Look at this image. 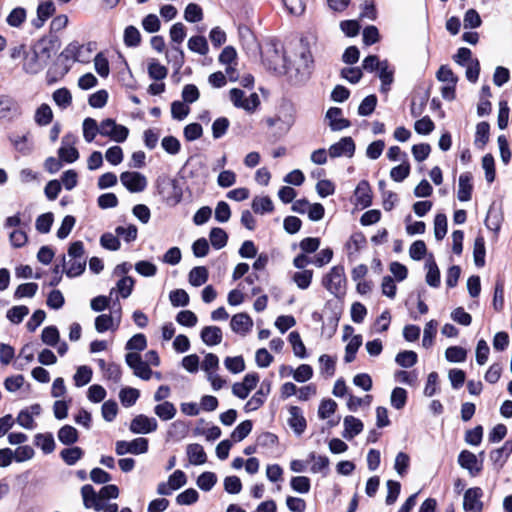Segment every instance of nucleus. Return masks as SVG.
I'll return each instance as SVG.
<instances>
[{
    "mask_svg": "<svg viewBox=\"0 0 512 512\" xmlns=\"http://www.w3.org/2000/svg\"><path fill=\"white\" fill-rule=\"evenodd\" d=\"M68 261L62 257V271L70 278L81 275L86 268L85 248L82 241L72 242L68 248Z\"/></svg>",
    "mask_w": 512,
    "mask_h": 512,
    "instance_id": "f257e3e1",
    "label": "nucleus"
},
{
    "mask_svg": "<svg viewBox=\"0 0 512 512\" xmlns=\"http://www.w3.org/2000/svg\"><path fill=\"white\" fill-rule=\"evenodd\" d=\"M51 56V45H48L46 42H40L31 53L25 55L23 70L28 74H37L44 69Z\"/></svg>",
    "mask_w": 512,
    "mask_h": 512,
    "instance_id": "f03ea898",
    "label": "nucleus"
},
{
    "mask_svg": "<svg viewBox=\"0 0 512 512\" xmlns=\"http://www.w3.org/2000/svg\"><path fill=\"white\" fill-rule=\"evenodd\" d=\"M277 57L281 60V65L279 66L277 64L274 67L275 71H277L279 73L288 74L290 76V78H294V81L296 83L304 82L309 78L310 73H311L310 59H309V55H307L306 53L301 54V58H300L299 62L296 64V67H290L287 64V61L284 56L281 57V56L277 55Z\"/></svg>",
    "mask_w": 512,
    "mask_h": 512,
    "instance_id": "7ed1b4c3",
    "label": "nucleus"
},
{
    "mask_svg": "<svg viewBox=\"0 0 512 512\" xmlns=\"http://www.w3.org/2000/svg\"><path fill=\"white\" fill-rule=\"evenodd\" d=\"M95 43L89 42L86 45H81L78 42H71L61 52L60 58L65 60H73L75 62L87 63L90 61L92 52L95 50Z\"/></svg>",
    "mask_w": 512,
    "mask_h": 512,
    "instance_id": "20e7f679",
    "label": "nucleus"
},
{
    "mask_svg": "<svg viewBox=\"0 0 512 512\" xmlns=\"http://www.w3.org/2000/svg\"><path fill=\"white\" fill-rule=\"evenodd\" d=\"M346 278L343 266H334L323 278L324 287L333 295L340 296L345 292Z\"/></svg>",
    "mask_w": 512,
    "mask_h": 512,
    "instance_id": "39448f33",
    "label": "nucleus"
},
{
    "mask_svg": "<svg viewBox=\"0 0 512 512\" xmlns=\"http://www.w3.org/2000/svg\"><path fill=\"white\" fill-rule=\"evenodd\" d=\"M229 98L235 107L249 113L254 112L260 104L259 96L256 93H251L249 97H246L245 93L238 88L229 91Z\"/></svg>",
    "mask_w": 512,
    "mask_h": 512,
    "instance_id": "423d86ee",
    "label": "nucleus"
},
{
    "mask_svg": "<svg viewBox=\"0 0 512 512\" xmlns=\"http://www.w3.org/2000/svg\"><path fill=\"white\" fill-rule=\"evenodd\" d=\"M100 135L121 143L127 139L129 129L126 126L117 124L115 120L107 118L100 123Z\"/></svg>",
    "mask_w": 512,
    "mask_h": 512,
    "instance_id": "0eeeda50",
    "label": "nucleus"
},
{
    "mask_svg": "<svg viewBox=\"0 0 512 512\" xmlns=\"http://www.w3.org/2000/svg\"><path fill=\"white\" fill-rule=\"evenodd\" d=\"M148 451V440L143 437L136 438L130 442L120 440L115 443V452L122 456L127 453L139 455Z\"/></svg>",
    "mask_w": 512,
    "mask_h": 512,
    "instance_id": "6e6552de",
    "label": "nucleus"
},
{
    "mask_svg": "<svg viewBox=\"0 0 512 512\" xmlns=\"http://www.w3.org/2000/svg\"><path fill=\"white\" fill-rule=\"evenodd\" d=\"M127 365L133 370L134 375L143 379L149 380L153 374L148 363L143 361L140 354L137 352H129L125 356Z\"/></svg>",
    "mask_w": 512,
    "mask_h": 512,
    "instance_id": "1a4fd4ad",
    "label": "nucleus"
},
{
    "mask_svg": "<svg viewBox=\"0 0 512 512\" xmlns=\"http://www.w3.org/2000/svg\"><path fill=\"white\" fill-rule=\"evenodd\" d=\"M158 428L157 420L144 414L135 416L131 422L129 429L134 434H149Z\"/></svg>",
    "mask_w": 512,
    "mask_h": 512,
    "instance_id": "9d476101",
    "label": "nucleus"
},
{
    "mask_svg": "<svg viewBox=\"0 0 512 512\" xmlns=\"http://www.w3.org/2000/svg\"><path fill=\"white\" fill-rule=\"evenodd\" d=\"M355 142L347 136L342 137L338 142L332 144L328 149V155L331 158L347 157L352 158L355 153Z\"/></svg>",
    "mask_w": 512,
    "mask_h": 512,
    "instance_id": "9b49d317",
    "label": "nucleus"
},
{
    "mask_svg": "<svg viewBox=\"0 0 512 512\" xmlns=\"http://www.w3.org/2000/svg\"><path fill=\"white\" fill-rule=\"evenodd\" d=\"M121 183L130 191V192H141L147 186V180L144 175L139 172H123L120 175Z\"/></svg>",
    "mask_w": 512,
    "mask_h": 512,
    "instance_id": "f8f14e48",
    "label": "nucleus"
},
{
    "mask_svg": "<svg viewBox=\"0 0 512 512\" xmlns=\"http://www.w3.org/2000/svg\"><path fill=\"white\" fill-rule=\"evenodd\" d=\"M75 141L76 137L72 134H67L62 138V146L58 150L61 161L73 163L79 158V152L73 146Z\"/></svg>",
    "mask_w": 512,
    "mask_h": 512,
    "instance_id": "ddd939ff",
    "label": "nucleus"
},
{
    "mask_svg": "<svg viewBox=\"0 0 512 512\" xmlns=\"http://www.w3.org/2000/svg\"><path fill=\"white\" fill-rule=\"evenodd\" d=\"M458 463L463 469L468 470L471 476L478 475L482 470V463L478 461L474 453L468 450H463L459 454Z\"/></svg>",
    "mask_w": 512,
    "mask_h": 512,
    "instance_id": "4468645a",
    "label": "nucleus"
},
{
    "mask_svg": "<svg viewBox=\"0 0 512 512\" xmlns=\"http://www.w3.org/2000/svg\"><path fill=\"white\" fill-rule=\"evenodd\" d=\"M81 495L85 508H93L96 511H101L104 508V502L101 501L99 493H96L91 485H84L81 488Z\"/></svg>",
    "mask_w": 512,
    "mask_h": 512,
    "instance_id": "2eb2a0df",
    "label": "nucleus"
},
{
    "mask_svg": "<svg viewBox=\"0 0 512 512\" xmlns=\"http://www.w3.org/2000/svg\"><path fill=\"white\" fill-rule=\"evenodd\" d=\"M270 386L269 382L262 383L260 389L245 404L246 412L255 411L264 404L267 395L270 393Z\"/></svg>",
    "mask_w": 512,
    "mask_h": 512,
    "instance_id": "dca6fc26",
    "label": "nucleus"
},
{
    "mask_svg": "<svg viewBox=\"0 0 512 512\" xmlns=\"http://www.w3.org/2000/svg\"><path fill=\"white\" fill-rule=\"evenodd\" d=\"M481 496L482 490L480 488H469L464 494V508L474 512L480 511L482 509Z\"/></svg>",
    "mask_w": 512,
    "mask_h": 512,
    "instance_id": "f3484780",
    "label": "nucleus"
},
{
    "mask_svg": "<svg viewBox=\"0 0 512 512\" xmlns=\"http://www.w3.org/2000/svg\"><path fill=\"white\" fill-rule=\"evenodd\" d=\"M253 326V321L246 313L235 314L230 322V327L235 333L246 334Z\"/></svg>",
    "mask_w": 512,
    "mask_h": 512,
    "instance_id": "a211bd4d",
    "label": "nucleus"
},
{
    "mask_svg": "<svg viewBox=\"0 0 512 512\" xmlns=\"http://www.w3.org/2000/svg\"><path fill=\"white\" fill-rule=\"evenodd\" d=\"M342 110L337 107H331L326 117L329 119V126L333 131H340L350 126V121L341 117Z\"/></svg>",
    "mask_w": 512,
    "mask_h": 512,
    "instance_id": "6ab92c4d",
    "label": "nucleus"
},
{
    "mask_svg": "<svg viewBox=\"0 0 512 512\" xmlns=\"http://www.w3.org/2000/svg\"><path fill=\"white\" fill-rule=\"evenodd\" d=\"M356 203L366 208L372 203V192L370 185L367 181L362 180L358 183L355 189Z\"/></svg>",
    "mask_w": 512,
    "mask_h": 512,
    "instance_id": "aec40b11",
    "label": "nucleus"
},
{
    "mask_svg": "<svg viewBox=\"0 0 512 512\" xmlns=\"http://www.w3.org/2000/svg\"><path fill=\"white\" fill-rule=\"evenodd\" d=\"M19 106L17 102L8 95H0V119L13 117L18 114Z\"/></svg>",
    "mask_w": 512,
    "mask_h": 512,
    "instance_id": "412c9836",
    "label": "nucleus"
},
{
    "mask_svg": "<svg viewBox=\"0 0 512 512\" xmlns=\"http://www.w3.org/2000/svg\"><path fill=\"white\" fill-rule=\"evenodd\" d=\"M186 453L189 463L192 465H202L207 460L203 446L198 443L189 444L186 448Z\"/></svg>",
    "mask_w": 512,
    "mask_h": 512,
    "instance_id": "4be33fe9",
    "label": "nucleus"
},
{
    "mask_svg": "<svg viewBox=\"0 0 512 512\" xmlns=\"http://www.w3.org/2000/svg\"><path fill=\"white\" fill-rule=\"evenodd\" d=\"M472 175L468 172L462 173L459 176V187H458V193L457 197L460 201H469L471 199L472 194Z\"/></svg>",
    "mask_w": 512,
    "mask_h": 512,
    "instance_id": "5701e85b",
    "label": "nucleus"
},
{
    "mask_svg": "<svg viewBox=\"0 0 512 512\" xmlns=\"http://www.w3.org/2000/svg\"><path fill=\"white\" fill-rule=\"evenodd\" d=\"M201 339L208 346H215L222 341V330L217 326H206L201 331Z\"/></svg>",
    "mask_w": 512,
    "mask_h": 512,
    "instance_id": "b1692460",
    "label": "nucleus"
},
{
    "mask_svg": "<svg viewBox=\"0 0 512 512\" xmlns=\"http://www.w3.org/2000/svg\"><path fill=\"white\" fill-rule=\"evenodd\" d=\"M290 418L288 420L290 427L298 435H301L306 428V420L303 417L300 408L293 406L289 410Z\"/></svg>",
    "mask_w": 512,
    "mask_h": 512,
    "instance_id": "393cba45",
    "label": "nucleus"
},
{
    "mask_svg": "<svg viewBox=\"0 0 512 512\" xmlns=\"http://www.w3.org/2000/svg\"><path fill=\"white\" fill-rule=\"evenodd\" d=\"M55 12V6L52 1H45L39 4L37 8V19L33 21L36 28H41L44 22Z\"/></svg>",
    "mask_w": 512,
    "mask_h": 512,
    "instance_id": "a878e982",
    "label": "nucleus"
},
{
    "mask_svg": "<svg viewBox=\"0 0 512 512\" xmlns=\"http://www.w3.org/2000/svg\"><path fill=\"white\" fill-rule=\"evenodd\" d=\"M344 427L343 437L350 440L362 431L363 423L353 416H346L344 418Z\"/></svg>",
    "mask_w": 512,
    "mask_h": 512,
    "instance_id": "bb28decb",
    "label": "nucleus"
},
{
    "mask_svg": "<svg viewBox=\"0 0 512 512\" xmlns=\"http://www.w3.org/2000/svg\"><path fill=\"white\" fill-rule=\"evenodd\" d=\"M135 281L130 276H123L118 282L116 283V287L112 288L110 291V297H112L113 293L116 291L119 293V295L122 298H128L134 287Z\"/></svg>",
    "mask_w": 512,
    "mask_h": 512,
    "instance_id": "cd10ccee",
    "label": "nucleus"
},
{
    "mask_svg": "<svg viewBox=\"0 0 512 512\" xmlns=\"http://www.w3.org/2000/svg\"><path fill=\"white\" fill-rule=\"evenodd\" d=\"M154 413L161 420L168 421L175 417L177 410L173 403L164 401L154 407Z\"/></svg>",
    "mask_w": 512,
    "mask_h": 512,
    "instance_id": "c85d7f7f",
    "label": "nucleus"
},
{
    "mask_svg": "<svg viewBox=\"0 0 512 512\" xmlns=\"http://www.w3.org/2000/svg\"><path fill=\"white\" fill-rule=\"evenodd\" d=\"M485 241L482 236H477L474 241L473 247V258L474 263L477 267H483L485 265Z\"/></svg>",
    "mask_w": 512,
    "mask_h": 512,
    "instance_id": "c756f323",
    "label": "nucleus"
},
{
    "mask_svg": "<svg viewBox=\"0 0 512 512\" xmlns=\"http://www.w3.org/2000/svg\"><path fill=\"white\" fill-rule=\"evenodd\" d=\"M58 439L64 445H72L78 441V431L71 425H64L58 431Z\"/></svg>",
    "mask_w": 512,
    "mask_h": 512,
    "instance_id": "7c9ffc66",
    "label": "nucleus"
},
{
    "mask_svg": "<svg viewBox=\"0 0 512 512\" xmlns=\"http://www.w3.org/2000/svg\"><path fill=\"white\" fill-rule=\"evenodd\" d=\"M83 455L84 451L78 446L63 449L60 452V457L69 466L76 464V462L79 461Z\"/></svg>",
    "mask_w": 512,
    "mask_h": 512,
    "instance_id": "2f4dec72",
    "label": "nucleus"
},
{
    "mask_svg": "<svg viewBox=\"0 0 512 512\" xmlns=\"http://www.w3.org/2000/svg\"><path fill=\"white\" fill-rule=\"evenodd\" d=\"M208 280V270L204 266H197L194 267L189 272V283L192 286L199 287L206 283Z\"/></svg>",
    "mask_w": 512,
    "mask_h": 512,
    "instance_id": "473e14b6",
    "label": "nucleus"
},
{
    "mask_svg": "<svg viewBox=\"0 0 512 512\" xmlns=\"http://www.w3.org/2000/svg\"><path fill=\"white\" fill-rule=\"evenodd\" d=\"M100 134V124L93 118H86L83 121V137L86 142H92L97 134Z\"/></svg>",
    "mask_w": 512,
    "mask_h": 512,
    "instance_id": "72a5a7b5",
    "label": "nucleus"
},
{
    "mask_svg": "<svg viewBox=\"0 0 512 512\" xmlns=\"http://www.w3.org/2000/svg\"><path fill=\"white\" fill-rule=\"evenodd\" d=\"M35 444L42 449L45 454L52 453L55 449V441L51 433H39L35 436Z\"/></svg>",
    "mask_w": 512,
    "mask_h": 512,
    "instance_id": "f704fd0d",
    "label": "nucleus"
},
{
    "mask_svg": "<svg viewBox=\"0 0 512 512\" xmlns=\"http://www.w3.org/2000/svg\"><path fill=\"white\" fill-rule=\"evenodd\" d=\"M427 269L426 283L431 287H438L440 285V271L434 261H428L425 264Z\"/></svg>",
    "mask_w": 512,
    "mask_h": 512,
    "instance_id": "c9c22d12",
    "label": "nucleus"
},
{
    "mask_svg": "<svg viewBox=\"0 0 512 512\" xmlns=\"http://www.w3.org/2000/svg\"><path fill=\"white\" fill-rule=\"evenodd\" d=\"M210 242L215 249H221L227 244L228 235L222 228H212L210 231Z\"/></svg>",
    "mask_w": 512,
    "mask_h": 512,
    "instance_id": "e433bc0d",
    "label": "nucleus"
},
{
    "mask_svg": "<svg viewBox=\"0 0 512 512\" xmlns=\"http://www.w3.org/2000/svg\"><path fill=\"white\" fill-rule=\"evenodd\" d=\"M362 344V337L361 335H354L345 348V357L344 360L347 363L352 362L355 359V354L359 347Z\"/></svg>",
    "mask_w": 512,
    "mask_h": 512,
    "instance_id": "4c0bfd02",
    "label": "nucleus"
},
{
    "mask_svg": "<svg viewBox=\"0 0 512 512\" xmlns=\"http://www.w3.org/2000/svg\"><path fill=\"white\" fill-rule=\"evenodd\" d=\"M148 74L154 80H163L168 74L165 66L161 65L157 60L152 59L148 64Z\"/></svg>",
    "mask_w": 512,
    "mask_h": 512,
    "instance_id": "58836bf2",
    "label": "nucleus"
},
{
    "mask_svg": "<svg viewBox=\"0 0 512 512\" xmlns=\"http://www.w3.org/2000/svg\"><path fill=\"white\" fill-rule=\"evenodd\" d=\"M59 331L55 326H48L42 330L41 340L48 346L55 347L59 342Z\"/></svg>",
    "mask_w": 512,
    "mask_h": 512,
    "instance_id": "ea45409f",
    "label": "nucleus"
},
{
    "mask_svg": "<svg viewBox=\"0 0 512 512\" xmlns=\"http://www.w3.org/2000/svg\"><path fill=\"white\" fill-rule=\"evenodd\" d=\"M273 203L268 196L255 197L252 201V209L255 213H266L273 211Z\"/></svg>",
    "mask_w": 512,
    "mask_h": 512,
    "instance_id": "a19ab883",
    "label": "nucleus"
},
{
    "mask_svg": "<svg viewBox=\"0 0 512 512\" xmlns=\"http://www.w3.org/2000/svg\"><path fill=\"white\" fill-rule=\"evenodd\" d=\"M289 342L292 345L294 355L299 358L306 357V348L298 332L293 331L289 334Z\"/></svg>",
    "mask_w": 512,
    "mask_h": 512,
    "instance_id": "79ce46f5",
    "label": "nucleus"
},
{
    "mask_svg": "<svg viewBox=\"0 0 512 512\" xmlns=\"http://www.w3.org/2000/svg\"><path fill=\"white\" fill-rule=\"evenodd\" d=\"M139 391L135 388H123L119 393V398L123 406L130 407L135 404L139 398Z\"/></svg>",
    "mask_w": 512,
    "mask_h": 512,
    "instance_id": "37998d69",
    "label": "nucleus"
},
{
    "mask_svg": "<svg viewBox=\"0 0 512 512\" xmlns=\"http://www.w3.org/2000/svg\"><path fill=\"white\" fill-rule=\"evenodd\" d=\"M252 430V422L245 420L241 422L231 433V438L234 442H240L245 439Z\"/></svg>",
    "mask_w": 512,
    "mask_h": 512,
    "instance_id": "c03bdc74",
    "label": "nucleus"
},
{
    "mask_svg": "<svg viewBox=\"0 0 512 512\" xmlns=\"http://www.w3.org/2000/svg\"><path fill=\"white\" fill-rule=\"evenodd\" d=\"M490 126L487 122H480L476 126L475 144L483 148L489 140Z\"/></svg>",
    "mask_w": 512,
    "mask_h": 512,
    "instance_id": "a18cd8bd",
    "label": "nucleus"
},
{
    "mask_svg": "<svg viewBox=\"0 0 512 512\" xmlns=\"http://www.w3.org/2000/svg\"><path fill=\"white\" fill-rule=\"evenodd\" d=\"M29 314V308L24 305L14 306L7 311V318L14 324H19Z\"/></svg>",
    "mask_w": 512,
    "mask_h": 512,
    "instance_id": "49530a36",
    "label": "nucleus"
},
{
    "mask_svg": "<svg viewBox=\"0 0 512 512\" xmlns=\"http://www.w3.org/2000/svg\"><path fill=\"white\" fill-rule=\"evenodd\" d=\"M184 18L186 21L196 23L202 20L203 12L198 4L190 3L184 11Z\"/></svg>",
    "mask_w": 512,
    "mask_h": 512,
    "instance_id": "de8ad7c7",
    "label": "nucleus"
},
{
    "mask_svg": "<svg viewBox=\"0 0 512 512\" xmlns=\"http://www.w3.org/2000/svg\"><path fill=\"white\" fill-rule=\"evenodd\" d=\"M396 363L404 368L412 367L417 362V354L414 351H402L396 355Z\"/></svg>",
    "mask_w": 512,
    "mask_h": 512,
    "instance_id": "09e8293b",
    "label": "nucleus"
},
{
    "mask_svg": "<svg viewBox=\"0 0 512 512\" xmlns=\"http://www.w3.org/2000/svg\"><path fill=\"white\" fill-rule=\"evenodd\" d=\"M466 356L467 351L460 346H451L445 351V357L449 362H464Z\"/></svg>",
    "mask_w": 512,
    "mask_h": 512,
    "instance_id": "8fccbe9b",
    "label": "nucleus"
},
{
    "mask_svg": "<svg viewBox=\"0 0 512 512\" xmlns=\"http://www.w3.org/2000/svg\"><path fill=\"white\" fill-rule=\"evenodd\" d=\"M287 11L292 15H302L306 9L308 0H282Z\"/></svg>",
    "mask_w": 512,
    "mask_h": 512,
    "instance_id": "3c124183",
    "label": "nucleus"
},
{
    "mask_svg": "<svg viewBox=\"0 0 512 512\" xmlns=\"http://www.w3.org/2000/svg\"><path fill=\"white\" fill-rule=\"evenodd\" d=\"M53 100L62 109L67 108L72 102V95L66 88H60L54 91Z\"/></svg>",
    "mask_w": 512,
    "mask_h": 512,
    "instance_id": "603ef678",
    "label": "nucleus"
},
{
    "mask_svg": "<svg viewBox=\"0 0 512 512\" xmlns=\"http://www.w3.org/2000/svg\"><path fill=\"white\" fill-rule=\"evenodd\" d=\"M447 233V217L444 214H437L434 219V235L437 240H442Z\"/></svg>",
    "mask_w": 512,
    "mask_h": 512,
    "instance_id": "864d4df0",
    "label": "nucleus"
},
{
    "mask_svg": "<svg viewBox=\"0 0 512 512\" xmlns=\"http://www.w3.org/2000/svg\"><path fill=\"white\" fill-rule=\"evenodd\" d=\"M53 117L51 108L47 104H42L35 113V121L41 126L48 125Z\"/></svg>",
    "mask_w": 512,
    "mask_h": 512,
    "instance_id": "5fc2aeb1",
    "label": "nucleus"
},
{
    "mask_svg": "<svg viewBox=\"0 0 512 512\" xmlns=\"http://www.w3.org/2000/svg\"><path fill=\"white\" fill-rule=\"evenodd\" d=\"M188 48L193 52L205 55L208 52L207 40L203 36H193L188 41Z\"/></svg>",
    "mask_w": 512,
    "mask_h": 512,
    "instance_id": "6e6d98bb",
    "label": "nucleus"
},
{
    "mask_svg": "<svg viewBox=\"0 0 512 512\" xmlns=\"http://www.w3.org/2000/svg\"><path fill=\"white\" fill-rule=\"evenodd\" d=\"M407 401V392L404 388L396 387L391 393V405L397 409H402Z\"/></svg>",
    "mask_w": 512,
    "mask_h": 512,
    "instance_id": "4d7b16f0",
    "label": "nucleus"
},
{
    "mask_svg": "<svg viewBox=\"0 0 512 512\" xmlns=\"http://www.w3.org/2000/svg\"><path fill=\"white\" fill-rule=\"evenodd\" d=\"M230 122L226 117H219L217 118L213 124H212V135L214 139H219L223 137L228 128H229Z\"/></svg>",
    "mask_w": 512,
    "mask_h": 512,
    "instance_id": "13d9d810",
    "label": "nucleus"
},
{
    "mask_svg": "<svg viewBox=\"0 0 512 512\" xmlns=\"http://www.w3.org/2000/svg\"><path fill=\"white\" fill-rule=\"evenodd\" d=\"M291 488L302 494H306L310 491V479L306 476H296L290 481Z\"/></svg>",
    "mask_w": 512,
    "mask_h": 512,
    "instance_id": "bf43d9fd",
    "label": "nucleus"
},
{
    "mask_svg": "<svg viewBox=\"0 0 512 512\" xmlns=\"http://www.w3.org/2000/svg\"><path fill=\"white\" fill-rule=\"evenodd\" d=\"M52 224L53 214L48 212L37 217L35 227L38 232L46 234L50 231Z\"/></svg>",
    "mask_w": 512,
    "mask_h": 512,
    "instance_id": "052dcab7",
    "label": "nucleus"
},
{
    "mask_svg": "<svg viewBox=\"0 0 512 512\" xmlns=\"http://www.w3.org/2000/svg\"><path fill=\"white\" fill-rule=\"evenodd\" d=\"M100 244L103 248L110 251L119 250L121 245L117 234L114 235L109 232L102 234L100 237Z\"/></svg>",
    "mask_w": 512,
    "mask_h": 512,
    "instance_id": "680f3d73",
    "label": "nucleus"
},
{
    "mask_svg": "<svg viewBox=\"0 0 512 512\" xmlns=\"http://www.w3.org/2000/svg\"><path fill=\"white\" fill-rule=\"evenodd\" d=\"M95 329L102 333L109 329H115L114 317L110 314H101L95 319Z\"/></svg>",
    "mask_w": 512,
    "mask_h": 512,
    "instance_id": "e2e57ef3",
    "label": "nucleus"
},
{
    "mask_svg": "<svg viewBox=\"0 0 512 512\" xmlns=\"http://www.w3.org/2000/svg\"><path fill=\"white\" fill-rule=\"evenodd\" d=\"M217 482L213 472H204L197 479L198 487L203 491H210Z\"/></svg>",
    "mask_w": 512,
    "mask_h": 512,
    "instance_id": "0e129e2a",
    "label": "nucleus"
},
{
    "mask_svg": "<svg viewBox=\"0 0 512 512\" xmlns=\"http://www.w3.org/2000/svg\"><path fill=\"white\" fill-rule=\"evenodd\" d=\"M26 20V10L22 7L14 8L8 15L6 21L12 27H19Z\"/></svg>",
    "mask_w": 512,
    "mask_h": 512,
    "instance_id": "69168bd1",
    "label": "nucleus"
},
{
    "mask_svg": "<svg viewBox=\"0 0 512 512\" xmlns=\"http://www.w3.org/2000/svg\"><path fill=\"white\" fill-rule=\"evenodd\" d=\"M91 378L92 370L88 366H80L74 375L75 385L78 387L84 386L91 381Z\"/></svg>",
    "mask_w": 512,
    "mask_h": 512,
    "instance_id": "338daca9",
    "label": "nucleus"
},
{
    "mask_svg": "<svg viewBox=\"0 0 512 512\" xmlns=\"http://www.w3.org/2000/svg\"><path fill=\"white\" fill-rule=\"evenodd\" d=\"M377 97L375 95H369L365 97L358 107V114L360 116L370 115L376 107Z\"/></svg>",
    "mask_w": 512,
    "mask_h": 512,
    "instance_id": "774afa93",
    "label": "nucleus"
}]
</instances>
